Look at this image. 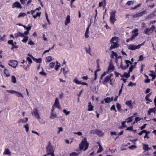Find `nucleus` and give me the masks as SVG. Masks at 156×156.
<instances>
[{
	"instance_id": "nucleus-1",
	"label": "nucleus",
	"mask_w": 156,
	"mask_h": 156,
	"mask_svg": "<svg viewBox=\"0 0 156 156\" xmlns=\"http://www.w3.org/2000/svg\"><path fill=\"white\" fill-rule=\"evenodd\" d=\"M111 44V46L109 48L110 50L118 47L119 44L118 41V37H113L110 41Z\"/></svg>"
},
{
	"instance_id": "nucleus-2",
	"label": "nucleus",
	"mask_w": 156,
	"mask_h": 156,
	"mask_svg": "<svg viewBox=\"0 0 156 156\" xmlns=\"http://www.w3.org/2000/svg\"><path fill=\"white\" fill-rule=\"evenodd\" d=\"M89 144L87 142V138H84L81 141V143L79 144V147L80 150H83L85 146V148L83 149V151L87 150L89 147Z\"/></svg>"
},
{
	"instance_id": "nucleus-3",
	"label": "nucleus",
	"mask_w": 156,
	"mask_h": 156,
	"mask_svg": "<svg viewBox=\"0 0 156 156\" xmlns=\"http://www.w3.org/2000/svg\"><path fill=\"white\" fill-rule=\"evenodd\" d=\"M115 81V80H113V79H111L108 76H106L104 80L102 81V83L105 85H107L108 83L109 82V84L111 85H113V82Z\"/></svg>"
},
{
	"instance_id": "nucleus-4",
	"label": "nucleus",
	"mask_w": 156,
	"mask_h": 156,
	"mask_svg": "<svg viewBox=\"0 0 156 156\" xmlns=\"http://www.w3.org/2000/svg\"><path fill=\"white\" fill-rule=\"evenodd\" d=\"M55 149L54 148V147L51 145V142L49 141L48 143V145L46 148V151L48 155H50L51 152H54Z\"/></svg>"
},
{
	"instance_id": "nucleus-5",
	"label": "nucleus",
	"mask_w": 156,
	"mask_h": 156,
	"mask_svg": "<svg viewBox=\"0 0 156 156\" xmlns=\"http://www.w3.org/2000/svg\"><path fill=\"white\" fill-rule=\"evenodd\" d=\"M8 43L9 44L12 45V47L11 48V49L13 51H14V49H17L18 48L19 46L17 44V43L16 42H13V40H9L8 41Z\"/></svg>"
},
{
	"instance_id": "nucleus-6",
	"label": "nucleus",
	"mask_w": 156,
	"mask_h": 156,
	"mask_svg": "<svg viewBox=\"0 0 156 156\" xmlns=\"http://www.w3.org/2000/svg\"><path fill=\"white\" fill-rule=\"evenodd\" d=\"M143 44H139L137 45H136L133 44H130L128 46L129 49L131 50H134L136 49H139L140 48L141 46Z\"/></svg>"
},
{
	"instance_id": "nucleus-7",
	"label": "nucleus",
	"mask_w": 156,
	"mask_h": 156,
	"mask_svg": "<svg viewBox=\"0 0 156 156\" xmlns=\"http://www.w3.org/2000/svg\"><path fill=\"white\" fill-rule=\"evenodd\" d=\"M125 62L126 64H127L125 66H123L122 64V61L121 62L120 67L123 70H125L126 69H127L129 66V64H132V62H131L129 60H125Z\"/></svg>"
},
{
	"instance_id": "nucleus-8",
	"label": "nucleus",
	"mask_w": 156,
	"mask_h": 156,
	"mask_svg": "<svg viewBox=\"0 0 156 156\" xmlns=\"http://www.w3.org/2000/svg\"><path fill=\"white\" fill-rule=\"evenodd\" d=\"M18 64V62L15 60H10L9 62V65L14 68H15L17 67Z\"/></svg>"
},
{
	"instance_id": "nucleus-9",
	"label": "nucleus",
	"mask_w": 156,
	"mask_h": 156,
	"mask_svg": "<svg viewBox=\"0 0 156 156\" xmlns=\"http://www.w3.org/2000/svg\"><path fill=\"white\" fill-rule=\"evenodd\" d=\"M32 115L34 116L35 117L38 119L39 120L40 119V117L38 113V110L36 108L33 109V112H31Z\"/></svg>"
},
{
	"instance_id": "nucleus-10",
	"label": "nucleus",
	"mask_w": 156,
	"mask_h": 156,
	"mask_svg": "<svg viewBox=\"0 0 156 156\" xmlns=\"http://www.w3.org/2000/svg\"><path fill=\"white\" fill-rule=\"evenodd\" d=\"M12 7L13 8H17L20 9L22 8L20 3L18 2H14L12 5Z\"/></svg>"
},
{
	"instance_id": "nucleus-11",
	"label": "nucleus",
	"mask_w": 156,
	"mask_h": 156,
	"mask_svg": "<svg viewBox=\"0 0 156 156\" xmlns=\"http://www.w3.org/2000/svg\"><path fill=\"white\" fill-rule=\"evenodd\" d=\"M73 82L77 84H82L83 85H85L88 86L87 84L85 82H82L78 80L77 78H75L73 80Z\"/></svg>"
},
{
	"instance_id": "nucleus-12",
	"label": "nucleus",
	"mask_w": 156,
	"mask_h": 156,
	"mask_svg": "<svg viewBox=\"0 0 156 156\" xmlns=\"http://www.w3.org/2000/svg\"><path fill=\"white\" fill-rule=\"evenodd\" d=\"M53 105L55 106L56 107L58 108L59 109H61V106L59 104V101L57 98H55V103Z\"/></svg>"
},
{
	"instance_id": "nucleus-13",
	"label": "nucleus",
	"mask_w": 156,
	"mask_h": 156,
	"mask_svg": "<svg viewBox=\"0 0 156 156\" xmlns=\"http://www.w3.org/2000/svg\"><path fill=\"white\" fill-rule=\"evenodd\" d=\"M125 104L130 109H132L133 108V103H132L131 100L126 101Z\"/></svg>"
},
{
	"instance_id": "nucleus-14",
	"label": "nucleus",
	"mask_w": 156,
	"mask_h": 156,
	"mask_svg": "<svg viewBox=\"0 0 156 156\" xmlns=\"http://www.w3.org/2000/svg\"><path fill=\"white\" fill-rule=\"evenodd\" d=\"M138 33H135L134 34L132 35L129 38L127 39L126 40V42H128L129 41L134 40L138 36Z\"/></svg>"
},
{
	"instance_id": "nucleus-15",
	"label": "nucleus",
	"mask_w": 156,
	"mask_h": 156,
	"mask_svg": "<svg viewBox=\"0 0 156 156\" xmlns=\"http://www.w3.org/2000/svg\"><path fill=\"white\" fill-rule=\"evenodd\" d=\"M94 133L99 137L102 136L104 134L103 132L102 131L97 129L95 130Z\"/></svg>"
},
{
	"instance_id": "nucleus-16",
	"label": "nucleus",
	"mask_w": 156,
	"mask_h": 156,
	"mask_svg": "<svg viewBox=\"0 0 156 156\" xmlns=\"http://www.w3.org/2000/svg\"><path fill=\"white\" fill-rule=\"evenodd\" d=\"M145 11H143L142 12H137L136 14L133 15V18H137L139 17H140L143 16V15L144 14Z\"/></svg>"
},
{
	"instance_id": "nucleus-17",
	"label": "nucleus",
	"mask_w": 156,
	"mask_h": 156,
	"mask_svg": "<svg viewBox=\"0 0 156 156\" xmlns=\"http://www.w3.org/2000/svg\"><path fill=\"white\" fill-rule=\"evenodd\" d=\"M28 55L30 56L33 59V60L35 61L37 63H41L42 62V59L41 58H34L32 55L28 54Z\"/></svg>"
},
{
	"instance_id": "nucleus-18",
	"label": "nucleus",
	"mask_w": 156,
	"mask_h": 156,
	"mask_svg": "<svg viewBox=\"0 0 156 156\" xmlns=\"http://www.w3.org/2000/svg\"><path fill=\"white\" fill-rule=\"evenodd\" d=\"M91 24L90 23L89 25L86 28V30L85 32V37L86 38H88L89 37L88 34H89V27L90 26Z\"/></svg>"
},
{
	"instance_id": "nucleus-19",
	"label": "nucleus",
	"mask_w": 156,
	"mask_h": 156,
	"mask_svg": "<svg viewBox=\"0 0 156 156\" xmlns=\"http://www.w3.org/2000/svg\"><path fill=\"white\" fill-rule=\"evenodd\" d=\"M156 9L154 10L152 13L149 14L147 17L148 19H151L152 17L155 16L156 15Z\"/></svg>"
},
{
	"instance_id": "nucleus-20",
	"label": "nucleus",
	"mask_w": 156,
	"mask_h": 156,
	"mask_svg": "<svg viewBox=\"0 0 156 156\" xmlns=\"http://www.w3.org/2000/svg\"><path fill=\"white\" fill-rule=\"evenodd\" d=\"M156 110L155 108V107H154V108H149L147 112V114L148 115H150L151 112L154 113L155 112Z\"/></svg>"
},
{
	"instance_id": "nucleus-21",
	"label": "nucleus",
	"mask_w": 156,
	"mask_h": 156,
	"mask_svg": "<svg viewBox=\"0 0 156 156\" xmlns=\"http://www.w3.org/2000/svg\"><path fill=\"white\" fill-rule=\"evenodd\" d=\"M70 16L68 15L67 16L66 20L65 21V25H67L68 24L70 23Z\"/></svg>"
},
{
	"instance_id": "nucleus-22",
	"label": "nucleus",
	"mask_w": 156,
	"mask_h": 156,
	"mask_svg": "<svg viewBox=\"0 0 156 156\" xmlns=\"http://www.w3.org/2000/svg\"><path fill=\"white\" fill-rule=\"evenodd\" d=\"M28 119L27 118H25L24 119H20L18 121L19 123L22 122L23 123H25L27 122Z\"/></svg>"
},
{
	"instance_id": "nucleus-23",
	"label": "nucleus",
	"mask_w": 156,
	"mask_h": 156,
	"mask_svg": "<svg viewBox=\"0 0 156 156\" xmlns=\"http://www.w3.org/2000/svg\"><path fill=\"white\" fill-rule=\"evenodd\" d=\"M62 73L63 74H64L65 76H66V74L68 73L69 72V70L67 68H62L61 70V72H62Z\"/></svg>"
},
{
	"instance_id": "nucleus-24",
	"label": "nucleus",
	"mask_w": 156,
	"mask_h": 156,
	"mask_svg": "<svg viewBox=\"0 0 156 156\" xmlns=\"http://www.w3.org/2000/svg\"><path fill=\"white\" fill-rule=\"evenodd\" d=\"M93 106L91 105V102H89L88 103L87 110L90 111H93Z\"/></svg>"
},
{
	"instance_id": "nucleus-25",
	"label": "nucleus",
	"mask_w": 156,
	"mask_h": 156,
	"mask_svg": "<svg viewBox=\"0 0 156 156\" xmlns=\"http://www.w3.org/2000/svg\"><path fill=\"white\" fill-rule=\"evenodd\" d=\"M3 154L4 155L7 154L9 155H11V153L9 149L7 148L5 149Z\"/></svg>"
},
{
	"instance_id": "nucleus-26",
	"label": "nucleus",
	"mask_w": 156,
	"mask_h": 156,
	"mask_svg": "<svg viewBox=\"0 0 156 156\" xmlns=\"http://www.w3.org/2000/svg\"><path fill=\"white\" fill-rule=\"evenodd\" d=\"M129 73H129V72H128V73H126V72H125L122 75V76H121L122 77H125L126 78H128L130 76Z\"/></svg>"
},
{
	"instance_id": "nucleus-27",
	"label": "nucleus",
	"mask_w": 156,
	"mask_h": 156,
	"mask_svg": "<svg viewBox=\"0 0 156 156\" xmlns=\"http://www.w3.org/2000/svg\"><path fill=\"white\" fill-rule=\"evenodd\" d=\"M116 20V19H115V17L110 16V21L111 23L113 24Z\"/></svg>"
},
{
	"instance_id": "nucleus-28",
	"label": "nucleus",
	"mask_w": 156,
	"mask_h": 156,
	"mask_svg": "<svg viewBox=\"0 0 156 156\" xmlns=\"http://www.w3.org/2000/svg\"><path fill=\"white\" fill-rule=\"evenodd\" d=\"M56 117L57 114L55 112H53L52 113V112H51V116L50 117V119H54Z\"/></svg>"
},
{
	"instance_id": "nucleus-29",
	"label": "nucleus",
	"mask_w": 156,
	"mask_h": 156,
	"mask_svg": "<svg viewBox=\"0 0 156 156\" xmlns=\"http://www.w3.org/2000/svg\"><path fill=\"white\" fill-rule=\"evenodd\" d=\"M149 75L152 77V78L151 80L152 81L156 77V73H150L149 74Z\"/></svg>"
},
{
	"instance_id": "nucleus-30",
	"label": "nucleus",
	"mask_w": 156,
	"mask_h": 156,
	"mask_svg": "<svg viewBox=\"0 0 156 156\" xmlns=\"http://www.w3.org/2000/svg\"><path fill=\"white\" fill-rule=\"evenodd\" d=\"M4 74L5 75V76L6 77H9L10 76L8 70L6 69H4Z\"/></svg>"
},
{
	"instance_id": "nucleus-31",
	"label": "nucleus",
	"mask_w": 156,
	"mask_h": 156,
	"mask_svg": "<svg viewBox=\"0 0 156 156\" xmlns=\"http://www.w3.org/2000/svg\"><path fill=\"white\" fill-rule=\"evenodd\" d=\"M56 63L57 64L55 66V69L57 71H58L60 66V63H58L57 61H56Z\"/></svg>"
},
{
	"instance_id": "nucleus-32",
	"label": "nucleus",
	"mask_w": 156,
	"mask_h": 156,
	"mask_svg": "<svg viewBox=\"0 0 156 156\" xmlns=\"http://www.w3.org/2000/svg\"><path fill=\"white\" fill-rule=\"evenodd\" d=\"M52 57L51 56L46 57L45 58L46 62H51V60H52Z\"/></svg>"
},
{
	"instance_id": "nucleus-33",
	"label": "nucleus",
	"mask_w": 156,
	"mask_h": 156,
	"mask_svg": "<svg viewBox=\"0 0 156 156\" xmlns=\"http://www.w3.org/2000/svg\"><path fill=\"white\" fill-rule=\"evenodd\" d=\"M23 37V38L22 40V42L26 43L28 40V37L25 35Z\"/></svg>"
},
{
	"instance_id": "nucleus-34",
	"label": "nucleus",
	"mask_w": 156,
	"mask_h": 156,
	"mask_svg": "<svg viewBox=\"0 0 156 156\" xmlns=\"http://www.w3.org/2000/svg\"><path fill=\"white\" fill-rule=\"evenodd\" d=\"M88 48H89L88 49L86 47L85 48V49L86 50V53H87L89 54L90 55H91V53H90V51H91L90 45H88Z\"/></svg>"
},
{
	"instance_id": "nucleus-35",
	"label": "nucleus",
	"mask_w": 156,
	"mask_h": 156,
	"mask_svg": "<svg viewBox=\"0 0 156 156\" xmlns=\"http://www.w3.org/2000/svg\"><path fill=\"white\" fill-rule=\"evenodd\" d=\"M151 94V93H150L149 94H147L146 95L145 97V100L148 101H149L150 102H152V100L150 99L149 98V97L150 95Z\"/></svg>"
},
{
	"instance_id": "nucleus-36",
	"label": "nucleus",
	"mask_w": 156,
	"mask_h": 156,
	"mask_svg": "<svg viewBox=\"0 0 156 156\" xmlns=\"http://www.w3.org/2000/svg\"><path fill=\"white\" fill-rule=\"evenodd\" d=\"M143 149L145 151H148L150 149L148 147V145L146 144H143Z\"/></svg>"
},
{
	"instance_id": "nucleus-37",
	"label": "nucleus",
	"mask_w": 156,
	"mask_h": 156,
	"mask_svg": "<svg viewBox=\"0 0 156 156\" xmlns=\"http://www.w3.org/2000/svg\"><path fill=\"white\" fill-rule=\"evenodd\" d=\"M27 15V14L23 12H20L19 15L17 17L19 18L20 17H24Z\"/></svg>"
},
{
	"instance_id": "nucleus-38",
	"label": "nucleus",
	"mask_w": 156,
	"mask_h": 156,
	"mask_svg": "<svg viewBox=\"0 0 156 156\" xmlns=\"http://www.w3.org/2000/svg\"><path fill=\"white\" fill-rule=\"evenodd\" d=\"M115 69V67L113 65H109V66L108 67V70H113Z\"/></svg>"
},
{
	"instance_id": "nucleus-39",
	"label": "nucleus",
	"mask_w": 156,
	"mask_h": 156,
	"mask_svg": "<svg viewBox=\"0 0 156 156\" xmlns=\"http://www.w3.org/2000/svg\"><path fill=\"white\" fill-rule=\"evenodd\" d=\"M111 52L112 54L111 56V58H113L114 56H115L116 57H117L118 55L116 52H114L113 51H112Z\"/></svg>"
},
{
	"instance_id": "nucleus-40",
	"label": "nucleus",
	"mask_w": 156,
	"mask_h": 156,
	"mask_svg": "<svg viewBox=\"0 0 156 156\" xmlns=\"http://www.w3.org/2000/svg\"><path fill=\"white\" fill-rule=\"evenodd\" d=\"M11 82L14 83H16V81L15 77L14 76H12L11 77Z\"/></svg>"
},
{
	"instance_id": "nucleus-41",
	"label": "nucleus",
	"mask_w": 156,
	"mask_h": 156,
	"mask_svg": "<svg viewBox=\"0 0 156 156\" xmlns=\"http://www.w3.org/2000/svg\"><path fill=\"white\" fill-rule=\"evenodd\" d=\"M116 13V10H113L110 13V16L115 17V14Z\"/></svg>"
},
{
	"instance_id": "nucleus-42",
	"label": "nucleus",
	"mask_w": 156,
	"mask_h": 156,
	"mask_svg": "<svg viewBox=\"0 0 156 156\" xmlns=\"http://www.w3.org/2000/svg\"><path fill=\"white\" fill-rule=\"evenodd\" d=\"M104 100L106 103H108L110 102V97H107L104 98Z\"/></svg>"
},
{
	"instance_id": "nucleus-43",
	"label": "nucleus",
	"mask_w": 156,
	"mask_h": 156,
	"mask_svg": "<svg viewBox=\"0 0 156 156\" xmlns=\"http://www.w3.org/2000/svg\"><path fill=\"white\" fill-rule=\"evenodd\" d=\"M15 94H16V95L19 97H22L23 98H24L23 96V95L20 92L16 91Z\"/></svg>"
},
{
	"instance_id": "nucleus-44",
	"label": "nucleus",
	"mask_w": 156,
	"mask_h": 156,
	"mask_svg": "<svg viewBox=\"0 0 156 156\" xmlns=\"http://www.w3.org/2000/svg\"><path fill=\"white\" fill-rule=\"evenodd\" d=\"M151 30V29L150 28H147L144 30V33L146 34H148V32Z\"/></svg>"
},
{
	"instance_id": "nucleus-45",
	"label": "nucleus",
	"mask_w": 156,
	"mask_h": 156,
	"mask_svg": "<svg viewBox=\"0 0 156 156\" xmlns=\"http://www.w3.org/2000/svg\"><path fill=\"white\" fill-rule=\"evenodd\" d=\"M99 148L97 151V153L101 152L103 151V148L100 144H99Z\"/></svg>"
},
{
	"instance_id": "nucleus-46",
	"label": "nucleus",
	"mask_w": 156,
	"mask_h": 156,
	"mask_svg": "<svg viewBox=\"0 0 156 156\" xmlns=\"http://www.w3.org/2000/svg\"><path fill=\"white\" fill-rule=\"evenodd\" d=\"M79 153H77L76 152H72L70 154L69 156H77Z\"/></svg>"
},
{
	"instance_id": "nucleus-47",
	"label": "nucleus",
	"mask_w": 156,
	"mask_h": 156,
	"mask_svg": "<svg viewBox=\"0 0 156 156\" xmlns=\"http://www.w3.org/2000/svg\"><path fill=\"white\" fill-rule=\"evenodd\" d=\"M24 127L25 128V130L26 132L27 133L29 130V127L28 124H27L24 126Z\"/></svg>"
},
{
	"instance_id": "nucleus-48",
	"label": "nucleus",
	"mask_w": 156,
	"mask_h": 156,
	"mask_svg": "<svg viewBox=\"0 0 156 156\" xmlns=\"http://www.w3.org/2000/svg\"><path fill=\"white\" fill-rule=\"evenodd\" d=\"M133 116H130V117H128L127 119V123H130V122H131L132 120H133Z\"/></svg>"
},
{
	"instance_id": "nucleus-49",
	"label": "nucleus",
	"mask_w": 156,
	"mask_h": 156,
	"mask_svg": "<svg viewBox=\"0 0 156 156\" xmlns=\"http://www.w3.org/2000/svg\"><path fill=\"white\" fill-rule=\"evenodd\" d=\"M143 118H140L138 117H136L135 119V121L137 123L138 121H140L141 119H143Z\"/></svg>"
},
{
	"instance_id": "nucleus-50",
	"label": "nucleus",
	"mask_w": 156,
	"mask_h": 156,
	"mask_svg": "<svg viewBox=\"0 0 156 156\" xmlns=\"http://www.w3.org/2000/svg\"><path fill=\"white\" fill-rule=\"evenodd\" d=\"M134 3V1H128L126 3V4L128 5H131L133 4Z\"/></svg>"
},
{
	"instance_id": "nucleus-51",
	"label": "nucleus",
	"mask_w": 156,
	"mask_h": 156,
	"mask_svg": "<svg viewBox=\"0 0 156 156\" xmlns=\"http://www.w3.org/2000/svg\"><path fill=\"white\" fill-rule=\"evenodd\" d=\"M39 73L42 76H46L47 75L46 73L43 71V69H42V71L41 72H40Z\"/></svg>"
},
{
	"instance_id": "nucleus-52",
	"label": "nucleus",
	"mask_w": 156,
	"mask_h": 156,
	"mask_svg": "<svg viewBox=\"0 0 156 156\" xmlns=\"http://www.w3.org/2000/svg\"><path fill=\"white\" fill-rule=\"evenodd\" d=\"M27 60L29 64H31L32 63V61L31 59L29 57H27Z\"/></svg>"
},
{
	"instance_id": "nucleus-53",
	"label": "nucleus",
	"mask_w": 156,
	"mask_h": 156,
	"mask_svg": "<svg viewBox=\"0 0 156 156\" xmlns=\"http://www.w3.org/2000/svg\"><path fill=\"white\" fill-rule=\"evenodd\" d=\"M110 110H114L115 112H116V110L115 108V106L114 105H113L112 106H111V108H110Z\"/></svg>"
},
{
	"instance_id": "nucleus-54",
	"label": "nucleus",
	"mask_w": 156,
	"mask_h": 156,
	"mask_svg": "<svg viewBox=\"0 0 156 156\" xmlns=\"http://www.w3.org/2000/svg\"><path fill=\"white\" fill-rule=\"evenodd\" d=\"M116 106L118 110H120L121 108V106L120 104L118 103H117L116 104Z\"/></svg>"
},
{
	"instance_id": "nucleus-55",
	"label": "nucleus",
	"mask_w": 156,
	"mask_h": 156,
	"mask_svg": "<svg viewBox=\"0 0 156 156\" xmlns=\"http://www.w3.org/2000/svg\"><path fill=\"white\" fill-rule=\"evenodd\" d=\"M55 65V62H52L50 63L49 64V66L52 68H53L54 66Z\"/></svg>"
},
{
	"instance_id": "nucleus-56",
	"label": "nucleus",
	"mask_w": 156,
	"mask_h": 156,
	"mask_svg": "<svg viewBox=\"0 0 156 156\" xmlns=\"http://www.w3.org/2000/svg\"><path fill=\"white\" fill-rule=\"evenodd\" d=\"M133 126H131L129 127H127L126 129V130H130L131 131H133Z\"/></svg>"
},
{
	"instance_id": "nucleus-57",
	"label": "nucleus",
	"mask_w": 156,
	"mask_h": 156,
	"mask_svg": "<svg viewBox=\"0 0 156 156\" xmlns=\"http://www.w3.org/2000/svg\"><path fill=\"white\" fill-rule=\"evenodd\" d=\"M133 68L134 67L132 65H131L129 67V68L128 72H129V73H130L132 72L133 71Z\"/></svg>"
},
{
	"instance_id": "nucleus-58",
	"label": "nucleus",
	"mask_w": 156,
	"mask_h": 156,
	"mask_svg": "<svg viewBox=\"0 0 156 156\" xmlns=\"http://www.w3.org/2000/svg\"><path fill=\"white\" fill-rule=\"evenodd\" d=\"M23 27H24L25 29H26L28 31H29V30H30L31 28V26H30V27H26L25 26H23Z\"/></svg>"
},
{
	"instance_id": "nucleus-59",
	"label": "nucleus",
	"mask_w": 156,
	"mask_h": 156,
	"mask_svg": "<svg viewBox=\"0 0 156 156\" xmlns=\"http://www.w3.org/2000/svg\"><path fill=\"white\" fill-rule=\"evenodd\" d=\"M63 112L66 115H69L70 113L69 111H67V110L65 109H63Z\"/></svg>"
},
{
	"instance_id": "nucleus-60",
	"label": "nucleus",
	"mask_w": 156,
	"mask_h": 156,
	"mask_svg": "<svg viewBox=\"0 0 156 156\" xmlns=\"http://www.w3.org/2000/svg\"><path fill=\"white\" fill-rule=\"evenodd\" d=\"M144 58L143 55H141L140 56L138 60V61H142L144 60Z\"/></svg>"
},
{
	"instance_id": "nucleus-61",
	"label": "nucleus",
	"mask_w": 156,
	"mask_h": 156,
	"mask_svg": "<svg viewBox=\"0 0 156 156\" xmlns=\"http://www.w3.org/2000/svg\"><path fill=\"white\" fill-rule=\"evenodd\" d=\"M7 91L10 94H14L16 93V91H14V90H7Z\"/></svg>"
},
{
	"instance_id": "nucleus-62",
	"label": "nucleus",
	"mask_w": 156,
	"mask_h": 156,
	"mask_svg": "<svg viewBox=\"0 0 156 156\" xmlns=\"http://www.w3.org/2000/svg\"><path fill=\"white\" fill-rule=\"evenodd\" d=\"M123 84L122 83V86L121 87V89H120V90H119V94H118V95L119 96L121 94L122 92V87H123Z\"/></svg>"
},
{
	"instance_id": "nucleus-63",
	"label": "nucleus",
	"mask_w": 156,
	"mask_h": 156,
	"mask_svg": "<svg viewBox=\"0 0 156 156\" xmlns=\"http://www.w3.org/2000/svg\"><path fill=\"white\" fill-rule=\"evenodd\" d=\"M18 34H19V37H23L25 35L23 33H21L20 32H18Z\"/></svg>"
},
{
	"instance_id": "nucleus-64",
	"label": "nucleus",
	"mask_w": 156,
	"mask_h": 156,
	"mask_svg": "<svg viewBox=\"0 0 156 156\" xmlns=\"http://www.w3.org/2000/svg\"><path fill=\"white\" fill-rule=\"evenodd\" d=\"M147 125V124H144L143 125L140 127V129L141 130H143L145 128Z\"/></svg>"
}]
</instances>
